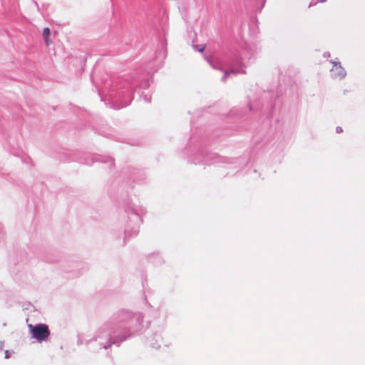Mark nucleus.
I'll list each match as a JSON object with an SVG mask.
<instances>
[{
  "label": "nucleus",
  "instance_id": "nucleus-1",
  "mask_svg": "<svg viewBox=\"0 0 365 365\" xmlns=\"http://www.w3.org/2000/svg\"><path fill=\"white\" fill-rule=\"evenodd\" d=\"M148 88L149 81H145L138 83L135 78L130 81H123L118 86H112L108 95L110 107L115 110L123 108L130 104L133 99L136 88Z\"/></svg>",
  "mask_w": 365,
  "mask_h": 365
},
{
  "label": "nucleus",
  "instance_id": "nucleus-2",
  "mask_svg": "<svg viewBox=\"0 0 365 365\" xmlns=\"http://www.w3.org/2000/svg\"><path fill=\"white\" fill-rule=\"evenodd\" d=\"M252 56L253 51L250 47L242 48L240 51L230 56L225 63L230 69L224 70L222 81L225 82L231 74L246 73V68Z\"/></svg>",
  "mask_w": 365,
  "mask_h": 365
},
{
  "label": "nucleus",
  "instance_id": "nucleus-3",
  "mask_svg": "<svg viewBox=\"0 0 365 365\" xmlns=\"http://www.w3.org/2000/svg\"><path fill=\"white\" fill-rule=\"evenodd\" d=\"M330 71L331 76L334 78L343 79L346 75L345 69L341 66V64H339L337 67L332 68Z\"/></svg>",
  "mask_w": 365,
  "mask_h": 365
},
{
  "label": "nucleus",
  "instance_id": "nucleus-4",
  "mask_svg": "<svg viewBox=\"0 0 365 365\" xmlns=\"http://www.w3.org/2000/svg\"><path fill=\"white\" fill-rule=\"evenodd\" d=\"M267 0H252L253 9L256 11H261L265 5Z\"/></svg>",
  "mask_w": 365,
  "mask_h": 365
},
{
  "label": "nucleus",
  "instance_id": "nucleus-5",
  "mask_svg": "<svg viewBox=\"0 0 365 365\" xmlns=\"http://www.w3.org/2000/svg\"><path fill=\"white\" fill-rule=\"evenodd\" d=\"M50 29L48 27H45L43 30V37L45 41V43L46 46H49L51 43V39L49 38L50 35Z\"/></svg>",
  "mask_w": 365,
  "mask_h": 365
},
{
  "label": "nucleus",
  "instance_id": "nucleus-6",
  "mask_svg": "<svg viewBox=\"0 0 365 365\" xmlns=\"http://www.w3.org/2000/svg\"><path fill=\"white\" fill-rule=\"evenodd\" d=\"M205 59L206 61L214 68L215 69H221V68L217 67L212 62V58L209 56H205Z\"/></svg>",
  "mask_w": 365,
  "mask_h": 365
},
{
  "label": "nucleus",
  "instance_id": "nucleus-7",
  "mask_svg": "<svg viewBox=\"0 0 365 365\" xmlns=\"http://www.w3.org/2000/svg\"><path fill=\"white\" fill-rule=\"evenodd\" d=\"M193 48L196 51H198V52H203L205 48V45H193Z\"/></svg>",
  "mask_w": 365,
  "mask_h": 365
},
{
  "label": "nucleus",
  "instance_id": "nucleus-8",
  "mask_svg": "<svg viewBox=\"0 0 365 365\" xmlns=\"http://www.w3.org/2000/svg\"><path fill=\"white\" fill-rule=\"evenodd\" d=\"M140 97L143 98L144 101L149 103L151 102V96H147L145 94H144L143 93L140 95Z\"/></svg>",
  "mask_w": 365,
  "mask_h": 365
},
{
  "label": "nucleus",
  "instance_id": "nucleus-9",
  "mask_svg": "<svg viewBox=\"0 0 365 365\" xmlns=\"http://www.w3.org/2000/svg\"><path fill=\"white\" fill-rule=\"evenodd\" d=\"M327 0H312V1L310 2V4L309 5V7L316 5L317 3H324Z\"/></svg>",
  "mask_w": 365,
  "mask_h": 365
},
{
  "label": "nucleus",
  "instance_id": "nucleus-10",
  "mask_svg": "<svg viewBox=\"0 0 365 365\" xmlns=\"http://www.w3.org/2000/svg\"><path fill=\"white\" fill-rule=\"evenodd\" d=\"M331 63L333 64V68L337 67L339 64H341L339 61H331Z\"/></svg>",
  "mask_w": 365,
  "mask_h": 365
},
{
  "label": "nucleus",
  "instance_id": "nucleus-11",
  "mask_svg": "<svg viewBox=\"0 0 365 365\" xmlns=\"http://www.w3.org/2000/svg\"><path fill=\"white\" fill-rule=\"evenodd\" d=\"M343 130H342V128L341 126H337L336 128V133L339 134L341 133H342Z\"/></svg>",
  "mask_w": 365,
  "mask_h": 365
},
{
  "label": "nucleus",
  "instance_id": "nucleus-12",
  "mask_svg": "<svg viewBox=\"0 0 365 365\" xmlns=\"http://www.w3.org/2000/svg\"><path fill=\"white\" fill-rule=\"evenodd\" d=\"M248 106H249L250 110H253V105L252 103H249Z\"/></svg>",
  "mask_w": 365,
  "mask_h": 365
},
{
  "label": "nucleus",
  "instance_id": "nucleus-13",
  "mask_svg": "<svg viewBox=\"0 0 365 365\" xmlns=\"http://www.w3.org/2000/svg\"><path fill=\"white\" fill-rule=\"evenodd\" d=\"M237 115V113H236L235 110H231L230 115Z\"/></svg>",
  "mask_w": 365,
  "mask_h": 365
},
{
  "label": "nucleus",
  "instance_id": "nucleus-14",
  "mask_svg": "<svg viewBox=\"0 0 365 365\" xmlns=\"http://www.w3.org/2000/svg\"><path fill=\"white\" fill-rule=\"evenodd\" d=\"M9 351H5V358H9Z\"/></svg>",
  "mask_w": 365,
  "mask_h": 365
},
{
  "label": "nucleus",
  "instance_id": "nucleus-15",
  "mask_svg": "<svg viewBox=\"0 0 365 365\" xmlns=\"http://www.w3.org/2000/svg\"><path fill=\"white\" fill-rule=\"evenodd\" d=\"M324 57H327V56L329 57V56H330V53L329 52L324 53Z\"/></svg>",
  "mask_w": 365,
  "mask_h": 365
}]
</instances>
